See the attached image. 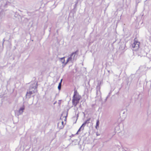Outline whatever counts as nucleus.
<instances>
[{
	"instance_id": "obj_1",
	"label": "nucleus",
	"mask_w": 151,
	"mask_h": 151,
	"mask_svg": "<svg viewBox=\"0 0 151 151\" xmlns=\"http://www.w3.org/2000/svg\"><path fill=\"white\" fill-rule=\"evenodd\" d=\"M81 98V96L79 95L77 91L75 90L74 92L72 99V104L75 107H76L79 103V101Z\"/></svg>"
},
{
	"instance_id": "obj_2",
	"label": "nucleus",
	"mask_w": 151,
	"mask_h": 151,
	"mask_svg": "<svg viewBox=\"0 0 151 151\" xmlns=\"http://www.w3.org/2000/svg\"><path fill=\"white\" fill-rule=\"evenodd\" d=\"M78 51H76L73 52L70 55V56L68 58L65 64L67 63L68 62L70 61L73 62L76 60L77 58Z\"/></svg>"
},
{
	"instance_id": "obj_3",
	"label": "nucleus",
	"mask_w": 151,
	"mask_h": 151,
	"mask_svg": "<svg viewBox=\"0 0 151 151\" xmlns=\"http://www.w3.org/2000/svg\"><path fill=\"white\" fill-rule=\"evenodd\" d=\"M37 87V84H36L35 86H31L29 87V90H31V91H30L29 92H27L26 96H27V98H29L30 97L31 95L33 93L35 92L34 91H33V89H36Z\"/></svg>"
},
{
	"instance_id": "obj_4",
	"label": "nucleus",
	"mask_w": 151,
	"mask_h": 151,
	"mask_svg": "<svg viewBox=\"0 0 151 151\" xmlns=\"http://www.w3.org/2000/svg\"><path fill=\"white\" fill-rule=\"evenodd\" d=\"M139 42L134 41V42L132 45V47L133 48V49L134 50H136L139 47Z\"/></svg>"
},
{
	"instance_id": "obj_5",
	"label": "nucleus",
	"mask_w": 151,
	"mask_h": 151,
	"mask_svg": "<svg viewBox=\"0 0 151 151\" xmlns=\"http://www.w3.org/2000/svg\"><path fill=\"white\" fill-rule=\"evenodd\" d=\"M24 109L25 107L24 106H23L22 107H21L18 111L17 115L18 116L22 114Z\"/></svg>"
},
{
	"instance_id": "obj_6",
	"label": "nucleus",
	"mask_w": 151,
	"mask_h": 151,
	"mask_svg": "<svg viewBox=\"0 0 151 151\" xmlns=\"http://www.w3.org/2000/svg\"><path fill=\"white\" fill-rule=\"evenodd\" d=\"M99 121L98 120L97 122H96V126H95V128L96 129H97V127L99 126Z\"/></svg>"
},
{
	"instance_id": "obj_7",
	"label": "nucleus",
	"mask_w": 151,
	"mask_h": 151,
	"mask_svg": "<svg viewBox=\"0 0 151 151\" xmlns=\"http://www.w3.org/2000/svg\"><path fill=\"white\" fill-rule=\"evenodd\" d=\"M86 124L84 122L83 123L81 126V128H82V130L84 129V127L86 125Z\"/></svg>"
},
{
	"instance_id": "obj_8",
	"label": "nucleus",
	"mask_w": 151,
	"mask_h": 151,
	"mask_svg": "<svg viewBox=\"0 0 151 151\" xmlns=\"http://www.w3.org/2000/svg\"><path fill=\"white\" fill-rule=\"evenodd\" d=\"M61 83H60L59 84L58 86V88L59 90H60L61 89Z\"/></svg>"
},
{
	"instance_id": "obj_9",
	"label": "nucleus",
	"mask_w": 151,
	"mask_h": 151,
	"mask_svg": "<svg viewBox=\"0 0 151 151\" xmlns=\"http://www.w3.org/2000/svg\"><path fill=\"white\" fill-rule=\"evenodd\" d=\"M90 119L89 118L86 121H85L84 122L86 124H88L89 123V121L90 120Z\"/></svg>"
},
{
	"instance_id": "obj_10",
	"label": "nucleus",
	"mask_w": 151,
	"mask_h": 151,
	"mask_svg": "<svg viewBox=\"0 0 151 151\" xmlns=\"http://www.w3.org/2000/svg\"><path fill=\"white\" fill-rule=\"evenodd\" d=\"M61 61L62 62V63H64L65 62V59L64 58H61Z\"/></svg>"
},
{
	"instance_id": "obj_11",
	"label": "nucleus",
	"mask_w": 151,
	"mask_h": 151,
	"mask_svg": "<svg viewBox=\"0 0 151 151\" xmlns=\"http://www.w3.org/2000/svg\"><path fill=\"white\" fill-rule=\"evenodd\" d=\"M96 89H97V90H96V93H97L98 92V89H99H99H100V87L99 86H97V87H96Z\"/></svg>"
},
{
	"instance_id": "obj_12",
	"label": "nucleus",
	"mask_w": 151,
	"mask_h": 151,
	"mask_svg": "<svg viewBox=\"0 0 151 151\" xmlns=\"http://www.w3.org/2000/svg\"><path fill=\"white\" fill-rule=\"evenodd\" d=\"M81 129L82 130H82V128H81V127L78 130V131L76 133V134H78V133L81 130Z\"/></svg>"
},
{
	"instance_id": "obj_13",
	"label": "nucleus",
	"mask_w": 151,
	"mask_h": 151,
	"mask_svg": "<svg viewBox=\"0 0 151 151\" xmlns=\"http://www.w3.org/2000/svg\"><path fill=\"white\" fill-rule=\"evenodd\" d=\"M62 81V79H61V80L60 81V83H61V84Z\"/></svg>"
},
{
	"instance_id": "obj_14",
	"label": "nucleus",
	"mask_w": 151,
	"mask_h": 151,
	"mask_svg": "<svg viewBox=\"0 0 151 151\" xmlns=\"http://www.w3.org/2000/svg\"><path fill=\"white\" fill-rule=\"evenodd\" d=\"M3 44H4V39H3Z\"/></svg>"
},
{
	"instance_id": "obj_15",
	"label": "nucleus",
	"mask_w": 151,
	"mask_h": 151,
	"mask_svg": "<svg viewBox=\"0 0 151 151\" xmlns=\"http://www.w3.org/2000/svg\"><path fill=\"white\" fill-rule=\"evenodd\" d=\"M63 121H62V124H63Z\"/></svg>"
},
{
	"instance_id": "obj_16",
	"label": "nucleus",
	"mask_w": 151,
	"mask_h": 151,
	"mask_svg": "<svg viewBox=\"0 0 151 151\" xmlns=\"http://www.w3.org/2000/svg\"><path fill=\"white\" fill-rule=\"evenodd\" d=\"M107 98H108V97H106V100L107 99Z\"/></svg>"
}]
</instances>
